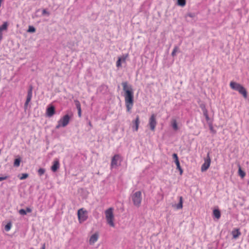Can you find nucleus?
<instances>
[{
	"label": "nucleus",
	"mask_w": 249,
	"mask_h": 249,
	"mask_svg": "<svg viewBox=\"0 0 249 249\" xmlns=\"http://www.w3.org/2000/svg\"><path fill=\"white\" fill-rule=\"evenodd\" d=\"M238 173L239 175L242 178H244L245 176H246V173H245V172L242 170L240 167L239 168Z\"/></svg>",
	"instance_id": "5701e85b"
},
{
	"label": "nucleus",
	"mask_w": 249,
	"mask_h": 249,
	"mask_svg": "<svg viewBox=\"0 0 249 249\" xmlns=\"http://www.w3.org/2000/svg\"><path fill=\"white\" fill-rule=\"evenodd\" d=\"M11 227L12 223L11 222H9L5 226V230L7 231H8L11 230Z\"/></svg>",
	"instance_id": "aec40b11"
},
{
	"label": "nucleus",
	"mask_w": 249,
	"mask_h": 249,
	"mask_svg": "<svg viewBox=\"0 0 249 249\" xmlns=\"http://www.w3.org/2000/svg\"><path fill=\"white\" fill-rule=\"evenodd\" d=\"M122 58L120 57L118 58V59L116 62V66L118 68L121 67Z\"/></svg>",
	"instance_id": "cd10ccee"
},
{
	"label": "nucleus",
	"mask_w": 249,
	"mask_h": 249,
	"mask_svg": "<svg viewBox=\"0 0 249 249\" xmlns=\"http://www.w3.org/2000/svg\"><path fill=\"white\" fill-rule=\"evenodd\" d=\"M99 238V234L96 232L93 234L89 238V244L91 245H93L96 242Z\"/></svg>",
	"instance_id": "9b49d317"
},
{
	"label": "nucleus",
	"mask_w": 249,
	"mask_h": 249,
	"mask_svg": "<svg viewBox=\"0 0 249 249\" xmlns=\"http://www.w3.org/2000/svg\"><path fill=\"white\" fill-rule=\"evenodd\" d=\"M70 120V117L69 115L67 114L64 115L58 121L56 128L58 129L60 127H65L69 123Z\"/></svg>",
	"instance_id": "0eeeda50"
},
{
	"label": "nucleus",
	"mask_w": 249,
	"mask_h": 249,
	"mask_svg": "<svg viewBox=\"0 0 249 249\" xmlns=\"http://www.w3.org/2000/svg\"><path fill=\"white\" fill-rule=\"evenodd\" d=\"M2 37H3L2 33H0V41L2 39Z\"/></svg>",
	"instance_id": "ea45409f"
},
{
	"label": "nucleus",
	"mask_w": 249,
	"mask_h": 249,
	"mask_svg": "<svg viewBox=\"0 0 249 249\" xmlns=\"http://www.w3.org/2000/svg\"><path fill=\"white\" fill-rule=\"evenodd\" d=\"M175 163L177 165V168L178 169H180V168H181L180 166V163H179V160H177V161H175Z\"/></svg>",
	"instance_id": "72a5a7b5"
},
{
	"label": "nucleus",
	"mask_w": 249,
	"mask_h": 249,
	"mask_svg": "<svg viewBox=\"0 0 249 249\" xmlns=\"http://www.w3.org/2000/svg\"><path fill=\"white\" fill-rule=\"evenodd\" d=\"M75 105H76L77 110L81 109V105H80V102L76 100V101H75Z\"/></svg>",
	"instance_id": "c85d7f7f"
},
{
	"label": "nucleus",
	"mask_w": 249,
	"mask_h": 249,
	"mask_svg": "<svg viewBox=\"0 0 249 249\" xmlns=\"http://www.w3.org/2000/svg\"><path fill=\"white\" fill-rule=\"evenodd\" d=\"M55 113V107L53 106H50L46 109V114L48 117L53 116Z\"/></svg>",
	"instance_id": "9d476101"
},
{
	"label": "nucleus",
	"mask_w": 249,
	"mask_h": 249,
	"mask_svg": "<svg viewBox=\"0 0 249 249\" xmlns=\"http://www.w3.org/2000/svg\"><path fill=\"white\" fill-rule=\"evenodd\" d=\"M42 13H43V14H48V12H47V11L45 9H44L43 10Z\"/></svg>",
	"instance_id": "58836bf2"
},
{
	"label": "nucleus",
	"mask_w": 249,
	"mask_h": 249,
	"mask_svg": "<svg viewBox=\"0 0 249 249\" xmlns=\"http://www.w3.org/2000/svg\"><path fill=\"white\" fill-rule=\"evenodd\" d=\"M240 234L241 232L240 231L239 229H234L232 231V235L233 238L234 239H236L237 238H238L239 236L240 235Z\"/></svg>",
	"instance_id": "2eb2a0df"
},
{
	"label": "nucleus",
	"mask_w": 249,
	"mask_h": 249,
	"mask_svg": "<svg viewBox=\"0 0 249 249\" xmlns=\"http://www.w3.org/2000/svg\"><path fill=\"white\" fill-rule=\"evenodd\" d=\"M89 125L90 127H92V124H91V122H89Z\"/></svg>",
	"instance_id": "79ce46f5"
},
{
	"label": "nucleus",
	"mask_w": 249,
	"mask_h": 249,
	"mask_svg": "<svg viewBox=\"0 0 249 249\" xmlns=\"http://www.w3.org/2000/svg\"><path fill=\"white\" fill-rule=\"evenodd\" d=\"M230 86L231 89L238 91L245 98L247 97V91L246 89L241 84L231 81L230 83Z\"/></svg>",
	"instance_id": "f03ea898"
},
{
	"label": "nucleus",
	"mask_w": 249,
	"mask_h": 249,
	"mask_svg": "<svg viewBox=\"0 0 249 249\" xmlns=\"http://www.w3.org/2000/svg\"><path fill=\"white\" fill-rule=\"evenodd\" d=\"M21 215H26L27 213H26V212L25 210L24 209H20L19 212H18Z\"/></svg>",
	"instance_id": "7c9ffc66"
},
{
	"label": "nucleus",
	"mask_w": 249,
	"mask_h": 249,
	"mask_svg": "<svg viewBox=\"0 0 249 249\" xmlns=\"http://www.w3.org/2000/svg\"><path fill=\"white\" fill-rule=\"evenodd\" d=\"M123 160L122 156L119 154H115L111 159L110 167L113 168L120 165Z\"/></svg>",
	"instance_id": "423d86ee"
},
{
	"label": "nucleus",
	"mask_w": 249,
	"mask_h": 249,
	"mask_svg": "<svg viewBox=\"0 0 249 249\" xmlns=\"http://www.w3.org/2000/svg\"><path fill=\"white\" fill-rule=\"evenodd\" d=\"M41 249H45V244H43V245H42Z\"/></svg>",
	"instance_id": "a19ab883"
},
{
	"label": "nucleus",
	"mask_w": 249,
	"mask_h": 249,
	"mask_svg": "<svg viewBox=\"0 0 249 249\" xmlns=\"http://www.w3.org/2000/svg\"><path fill=\"white\" fill-rule=\"evenodd\" d=\"M132 123L135 126L134 130L135 131H137L138 130L140 124V118L138 115L137 116L136 119L132 121Z\"/></svg>",
	"instance_id": "4468645a"
},
{
	"label": "nucleus",
	"mask_w": 249,
	"mask_h": 249,
	"mask_svg": "<svg viewBox=\"0 0 249 249\" xmlns=\"http://www.w3.org/2000/svg\"><path fill=\"white\" fill-rule=\"evenodd\" d=\"M182 207H183V198H182V196H180L179 197V202L178 204V205H177L176 208L177 209H181L182 208Z\"/></svg>",
	"instance_id": "6ab92c4d"
},
{
	"label": "nucleus",
	"mask_w": 249,
	"mask_h": 249,
	"mask_svg": "<svg viewBox=\"0 0 249 249\" xmlns=\"http://www.w3.org/2000/svg\"><path fill=\"white\" fill-rule=\"evenodd\" d=\"M213 216L217 219H219L221 216V213L218 209H214L213 211Z\"/></svg>",
	"instance_id": "f3484780"
},
{
	"label": "nucleus",
	"mask_w": 249,
	"mask_h": 249,
	"mask_svg": "<svg viewBox=\"0 0 249 249\" xmlns=\"http://www.w3.org/2000/svg\"><path fill=\"white\" fill-rule=\"evenodd\" d=\"M60 164L59 162V160L57 159H55L53 162V165L51 167V170L53 172H56L58 169L59 168Z\"/></svg>",
	"instance_id": "ddd939ff"
},
{
	"label": "nucleus",
	"mask_w": 249,
	"mask_h": 249,
	"mask_svg": "<svg viewBox=\"0 0 249 249\" xmlns=\"http://www.w3.org/2000/svg\"><path fill=\"white\" fill-rule=\"evenodd\" d=\"M171 125L174 130L177 131L178 130V124L177 121L175 119H173L171 121Z\"/></svg>",
	"instance_id": "a211bd4d"
},
{
	"label": "nucleus",
	"mask_w": 249,
	"mask_h": 249,
	"mask_svg": "<svg viewBox=\"0 0 249 249\" xmlns=\"http://www.w3.org/2000/svg\"><path fill=\"white\" fill-rule=\"evenodd\" d=\"M105 214L107 223L112 227H114V209L112 207L107 209L105 211Z\"/></svg>",
	"instance_id": "7ed1b4c3"
},
{
	"label": "nucleus",
	"mask_w": 249,
	"mask_h": 249,
	"mask_svg": "<svg viewBox=\"0 0 249 249\" xmlns=\"http://www.w3.org/2000/svg\"><path fill=\"white\" fill-rule=\"evenodd\" d=\"M131 198L133 201V204L139 207L141 205L142 196V193L141 191H137L131 195Z\"/></svg>",
	"instance_id": "20e7f679"
},
{
	"label": "nucleus",
	"mask_w": 249,
	"mask_h": 249,
	"mask_svg": "<svg viewBox=\"0 0 249 249\" xmlns=\"http://www.w3.org/2000/svg\"><path fill=\"white\" fill-rule=\"evenodd\" d=\"M20 160L19 159H16L14 163V165L16 167H18L20 165Z\"/></svg>",
	"instance_id": "393cba45"
},
{
	"label": "nucleus",
	"mask_w": 249,
	"mask_h": 249,
	"mask_svg": "<svg viewBox=\"0 0 249 249\" xmlns=\"http://www.w3.org/2000/svg\"><path fill=\"white\" fill-rule=\"evenodd\" d=\"M178 50V47L177 46L174 47L173 50L172 52L171 55L172 56H175L176 55L177 52Z\"/></svg>",
	"instance_id": "b1692460"
},
{
	"label": "nucleus",
	"mask_w": 249,
	"mask_h": 249,
	"mask_svg": "<svg viewBox=\"0 0 249 249\" xmlns=\"http://www.w3.org/2000/svg\"><path fill=\"white\" fill-rule=\"evenodd\" d=\"M27 32L29 33H34L36 32V29L32 26H29Z\"/></svg>",
	"instance_id": "a878e982"
},
{
	"label": "nucleus",
	"mask_w": 249,
	"mask_h": 249,
	"mask_svg": "<svg viewBox=\"0 0 249 249\" xmlns=\"http://www.w3.org/2000/svg\"><path fill=\"white\" fill-rule=\"evenodd\" d=\"M78 114L79 117L81 116V109L78 110Z\"/></svg>",
	"instance_id": "e433bc0d"
},
{
	"label": "nucleus",
	"mask_w": 249,
	"mask_h": 249,
	"mask_svg": "<svg viewBox=\"0 0 249 249\" xmlns=\"http://www.w3.org/2000/svg\"><path fill=\"white\" fill-rule=\"evenodd\" d=\"M8 178L7 176H4L3 177H0V181L6 179Z\"/></svg>",
	"instance_id": "c9c22d12"
},
{
	"label": "nucleus",
	"mask_w": 249,
	"mask_h": 249,
	"mask_svg": "<svg viewBox=\"0 0 249 249\" xmlns=\"http://www.w3.org/2000/svg\"><path fill=\"white\" fill-rule=\"evenodd\" d=\"M179 171L180 175H182L183 173V170L181 168H180V169H178Z\"/></svg>",
	"instance_id": "4c0bfd02"
},
{
	"label": "nucleus",
	"mask_w": 249,
	"mask_h": 249,
	"mask_svg": "<svg viewBox=\"0 0 249 249\" xmlns=\"http://www.w3.org/2000/svg\"><path fill=\"white\" fill-rule=\"evenodd\" d=\"M45 170L43 168H39L38 170V174L39 176H42L44 174Z\"/></svg>",
	"instance_id": "bb28decb"
},
{
	"label": "nucleus",
	"mask_w": 249,
	"mask_h": 249,
	"mask_svg": "<svg viewBox=\"0 0 249 249\" xmlns=\"http://www.w3.org/2000/svg\"><path fill=\"white\" fill-rule=\"evenodd\" d=\"M28 174L27 173L22 174L20 176H18V177L20 180L26 179L28 177Z\"/></svg>",
	"instance_id": "4be33fe9"
},
{
	"label": "nucleus",
	"mask_w": 249,
	"mask_h": 249,
	"mask_svg": "<svg viewBox=\"0 0 249 249\" xmlns=\"http://www.w3.org/2000/svg\"><path fill=\"white\" fill-rule=\"evenodd\" d=\"M178 4L181 7H183L186 4V0H178Z\"/></svg>",
	"instance_id": "412c9836"
},
{
	"label": "nucleus",
	"mask_w": 249,
	"mask_h": 249,
	"mask_svg": "<svg viewBox=\"0 0 249 249\" xmlns=\"http://www.w3.org/2000/svg\"><path fill=\"white\" fill-rule=\"evenodd\" d=\"M25 211L26 212V213H31L32 212V209L31 208H30L29 207H27Z\"/></svg>",
	"instance_id": "f704fd0d"
},
{
	"label": "nucleus",
	"mask_w": 249,
	"mask_h": 249,
	"mask_svg": "<svg viewBox=\"0 0 249 249\" xmlns=\"http://www.w3.org/2000/svg\"><path fill=\"white\" fill-rule=\"evenodd\" d=\"M8 26L7 22H4L2 25L0 26V33H2V31H7Z\"/></svg>",
	"instance_id": "dca6fc26"
},
{
	"label": "nucleus",
	"mask_w": 249,
	"mask_h": 249,
	"mask_svg": "<svg viewBox=\"0 0 249 249\" xmlns=\"http://www.w3.org/2000/svg\"><path fill=\"white\" fill-rule=\"evenodd\" d=\"M77 216L79 222L81 223L88 219V212L84 208L80 209L77 212Z\"/></svg>",
	"instance_id": "39448f33"
},
{
	"label": "nucleus",
	"mask_w": 249,
	"mask_h": 249,
	"mask_svg": "<svg viewBox=\"0 0 249 249\" xmlns=\"http://www.w3.org/2000/svg\"><path fill=\"white\" fill-rule=\"evenodd\" d=\"M157 124L156 116L154 114H153L151 115L148 123L151 130L152 131H155Z\"/></svg>",
	"instance_id": "6e6552de"
},
{
	"label": "nucleus",
	"mask_w": 249,
	"mask_h": 249,
	"mask_svg": "<svg viewBox=\"0 0 249 249\" xmlns=\"http://www.w3.org/2000/svg\"><path fill=\"white\" fill-rule=\"evenodd\" d=\"M123 90L124 92V98L125 105L127 112H130L134 104V93L132 87L128 85L127 82L122 83Z\"/></svg>",
	"instance_id": "f257e3e1"
},
{
	"label": "nucleus",
	"mask_w": 249,
	"mask_h": 249,
	"mask_svg": "<svg viewBox=\"0 0 249 249\" xmlns=\"http://www.w3.org/2000/svg\"><path fill=\"white\" fill-rule=\"evenodd\" d=\"M128 54H125L124 55H123L122 57H120L121 58H122V61L124 62H125V60L126 58L128 57Z\"/></svg>",
	"instance_id": "c756f323"
},
{
	"label": "nucleus",
	"mask_w": 249,
	"mask_h": 249,
	"mask_svg": "<svg viewBox=\"0 0 249 249\" xmlns=\"http://www.w3.org/2000/svg\"><path fill=\"white\" fill-rule=\"evenodd\" d=\"M32 97V88L31 87L28 91L26 101L25 103V107H27L28 106L29 102L31 100Z\"/></svg>",
	"instance_id": "f8f14e48"
},
{
	"label": "nucleus",
	"mask_w": 249,
	"mask_h": 249,
	"mask_svg": "<svg viewBox=\"0 0 249 249\" xmlns=\"http://www.w3.org/2000/svg\"><path fill=\"white\" fill-rule=\"evenodd\" d=\"M173 158L175 160V161L179 160L178 158V155L176 153H174V154H173Z\"/></svg>",
	"instance_id": "473e14b6"
},
{
	"label": "nucleus",
	"mask_w": 249,
	"mask_h": 249,
	"mask_svg": "<svg viewBox=\"0 0 249 249\" xmlns=\"http://www.w3.org/2000/svg\"><path fill=\"white\" fill-rule=\"evenodd\" d=\"M211 163V159L208 154L207 157V159L205 160V162L202 164L201 170L202 172L206 171L210 167Z\"/></svg>",
	"instance_id": "1a4fd4ad"
},
{
	"label": "nucleus",
	"mask_w": 249,
	"mask_h": 249,
	"mask_svg": "<svg viewBox=\"0 0 249 249\" xmlns=\"http://www.w3.org/2000/svg\"><path fill=\"white\" fill-rule=\"evenodd\" d=\"M203 113H204V115L205 116L206 120L208 121L209 120V116H208V114L207 111V110H205V111H204Z\"/></svg>",
	"instance_id": "2f4dec72"
}]
</instances>
